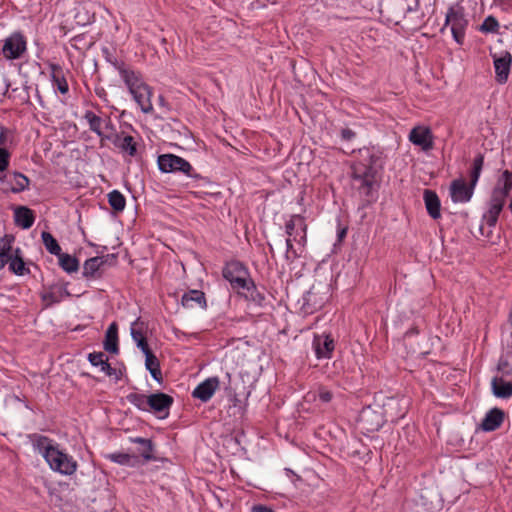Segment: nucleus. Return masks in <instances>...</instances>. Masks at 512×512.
<instances>
[{"instance_id":"nucleus-26","label":"nucleus","mask_w":512,"mask_h":512,"mask_svg":"<svg viewBox=\"0 0 512 512\" xmlns=\"http://www.w3.org/2000/svg\"><path fill=\"white\" fill-rule=\"evenodd\" d=\"M104 349L112 354L119 353L118 345V325L116 322H112L106 330L105 340L103 342Z\"/></svg>"},{"instance_id":"nucleus-7","label":"nucleus","mask_w":512,"mask_h":512,"mask_svg":"<svg viewBox=\"0 0 512 512\" xmlns=\"http://www.w3.org/2000/svg\"><path fill=\"white\" fill-rule=\"evenodd\" d=\"M222 275L230 283L232 289L238 292L247 288L252 280L248 268L238 260L227 262L222 270Z\"/></svg>"},{"instance_id":"nucleus-9","label":"nucleus","mask_w":512,"mask_h":512,"mask_svg":"<svg viewBox=\"0 0 512 512\" xmlns=\"http://www.w3.org/2000/svg\"><path fill=\"white\" fill-rule=\"evenodd\" d=\"M29 179L24 174L15 171H5L0 175V185L3 192L20 193L29 185Z\"/></svg>"},{"instance_id":"nucleus-23","label":"nucleus","mask_w":512,"mask_h":512,"mask_svg":"<svg viewBox=\"0 0 512 512\" xmlns=\"http://www.w3.org/2000/svg\"><path fill=\"white\" fill-rule=\"evenodd\" d=\"M131 336L136 342L137 347L143 352V354L151 351L147 339L144 334V323L139 319L134 321L131 325Z\"/></svg>"},{"instance_id":"nucleus-42","label":"nucleus","mask_w":512,"mask_h":512,"mask_svg":"<svg viewBox=\"0 0 512 512\" xmlns=\"http://www.w3.org/2000/svg\"><path fill=\"white\" fill-rule=\"evenodd\" d=\"M14 241L15 237L12 234H6L0 239V254H3V257L7 258V260L11 258L9 255L12 251Z\"/></svg>"},{"instance_id":"nucleus-2","label":"nucleus","mask_w":512,"mask_h":512,"mask_svg":"<svg viewBox=\"0 0 512 512\" xmlns=\"http://www.w3.org/2000/svg\"><path fill=\"white\" fill-rule=\"evenodd\" d=\"M511 189L512 172L509 170H504L492 191L489 202V209L482 218L480 232L483 236L490 237L492 228L495 227L498 221L499 214L505 205L506 198L509 196Z\"/></svg>"},{"instance_id":"nucleus-55","label":"nucleus","mask_w":512,"mask_h":512,"mask_svg":"<svg viewBox=\"0 0 512 512\" xmlns=\"http://www.w3.org/2000/svg\"><path fill=\"white\" fill-rule=\"evenodd\" d=\"M9 256L11 257L10 259H12V258H23L22 251H21L20 248H16V249L12 248V251H11Z\"/></svg>"},{"instance_id":"nucleus-25","label":"nucleus","mask_w":512,"mask_h":512,"mask_svg":"<svg viewBox=\"0 0 512 512\" xmlns=\"http://www.w3.org/2000/svg\"><path fill=\"white\" fill-rule=\"evenodd\" d=\"M102 54L105 60L110 63L120 74L122 80L128 77L134 70L125 62L118 60L109 48L103 47Z\"/></svg>"},{"instance_id":"nucleus-41","label":"nucleus","mask_w":512,"mask_h":512,"mask_svg":"<svg viewBox=\"0 0 512 512\" xmlns=\"http://www.w3.org/2000/svg\"><path fill=\"white\" fill-rule=\"evenodd\" d=\"M9 270L15 275L22 276L29 274L30 270L26 268L23 258H12L8 260Z\"/></svg>"},{"instance_id":"nucleus-15","label":"nucleus","mask_w":512,"mask_h":512,"mask_svg":"<svg viewBox=\"0 0 512 512\" xmlns=\"http://www.w3.org/2000/svg\"><path fill=\"white\" fill-rule=\"evenodd\" d=\"M495 79L499 84H505L510 74L512 56L509 52H504L500 56L493 55Z\"/></svg>"},{"instance_id":"nucleus-39","label":"nucleus","mask_w":512,"mask_h":512,"mask_svg":"<svg viewBox=\"0 0 512 512\" xmlns=\"http://www.w3.org/2000/svg\"><path fill=\"white\" fill-rule=\"evenodd\" d=\"M41 300L44 302V308L51 307L53 304L60 303L61 295L58 294L56 287H51L48 291L41 293Z\"/></svg>"},{"instance_id":"nucleus-44","label":"nucleus","mask_w":512,"mask_h":512,"mask_svg":"<svg viewBox=\"0 0 512 512\" xmlns=\"http://www.w3.org/2000/svg\"><path fill=\"white\" fill-rule=\"evenodd\" d=\"M88 360L93 366H102L104 361H108L105 353L103 352H93L88 354Z\"/></svg>"},{"instance_id":"nucleus-19","label":"nucleus","mask_w":512,"mask_h":512,"mask_svg":"<svg viewBox=\"0 0 512 512\" xmlns=\"http://www.w3.org/2000/svg\"><path fill=\"white\" fill-rule=\"evenodd\" d=\"M504 418V411L494 407L485 414L478 428L484 432L495 431L502 425Z\"/></svg>"},{"instance_id":"nucleus-5","label":"nucleus","mask_w":512,"mask_h":512,"mask_svg":"<svg viewBox=\"0 0 512 512\" xmlns=\"http://www.w3.org/2000/svg\"><path fill=\"white\" fill-rule=\"evenodd\" d=\"M129 92L132 94L133 99L140 106L142 112L150 113L153 110L151 103L152 91L151 88L145 84L139 73L133 71L124 80Z\"/></svg>"},{"instance_id":"nucleus-28","label":"nucleus","mask_w":512,"mask_h":512,"mask_svg":"<svg viewBox=\"0 0 512 512\" xmlns=\"http://www.w3.org/2000/svg\"><path fill=\"white\" fill-rule=\"evenodd\" d=\"M110 255L96 256L87 259L83 265V276L84 277H96L101 267L107 262Z\"/></svg>"},{"instance_id":"nucleus-4","label":"nucleus","mask_w":512,"mask_h":512,"mask_svg":"<svg viewBox=\"0 0 512 512\" xmlns=\"http://www.w3.org/2000/svg\"><path fill=\"white\" fill-rule=\"evenodd\" d=\"M484 165V156L478 154L473 160L470 171V183L467 184L463 178L455 179L450 184V197L454 203H466L473 196L474 188L479 180Z\"/></svg>"},{"instance_id":"nucleus-14","label":"nucleus","mask_w":512,"mask_h":512,"mask_svg":"<svg viewBox=\"0 0 512 512\" xmlns=\"http://www.w3.org/2000/svg\"><path fill=\"white\" fill-rule=\"evenodd\" d=\"M386 8L396 18H405L419 9V0H387Z\"/></svg>"},{"instance_id":"nucleus-38","label":"nucleus","mask_w":512,"mask_h":512,"mask_svg":"<svg viewBox=\"0 0 512 512\" xmlns=\"http://www.w3.org/2000/svg\"><path fill=\"white\" fill-rule=\"evenodd\" d=\"M244 290L247 292V294H245V297L253 301L255 304L261 306L265 301V295L257 290L253 280L249 282L248 287L245 288Z\"/></svg>"},{"instance_id":"nucleus-17","label":"nucleus","mask_w":512,"mask_h":512,"mask_svg":"<svg viewBox=\"0 0 512 512\" xmlns=\"http://www.w3.org/2000/svg\"><path fill=\"white\" fill-rule=\"evenodd\" d=\"M409 140L416 146H420L424 151L433 148V135L428 127L417 126L409 134Z\"/></svg>"},{"instance_id":"nucleus-22","label":"nucleus","mask_w":512,"mask_h":512,"mask_svg":"<svg viewBox=\"0 0 512 512\" xmlns=\"http://www.w3.org/2000/svg\"><path fill=\"white\" fill-rule=\"evenodd\" d=\"M491 390L495 397L509 399L512 397V381H505L502 376H494L491 380Z\"/></svg>"},{"instance_id":"nucleus-13","label":"nucleus","mask_w":512,"mask_h":512,"mask_svg":"<svg viewBox=\"0 0 512 512\" xmlns=\"http://www.w3.org/2000/svg\"><path fill=\"white\" fill-rule=\"evenodd\" d=\"M173 402V397L168 394L162 392L153 393L149 395V411H153L155 414H158L159 418H166Z\"/></svg>"},{"instance_id":"nucleus-49","label":"nucleus","mask_w":512,"mask_h":512,"mask_svg":"<svg viewBox=\"0 0 512 512\" xmlns=\"http://www.w3.org/2000/svg\"><path fill=\"white\" fill-rule=\"evenodd\" d=\"M319 400L323 403H328L332 400V393L325 389H320L318 393Z\"/></svg>"},{"instance_id":"nucleus-24","label":"nucleus","mask_w":512,"mask_h":512,"mask_svg":"<svg viewBox=\"0 0 512 512\" xmlns=\"http://www.w3.org/2000/svg\"><path fill=\"white\" fill-rule=\"evenodd\" d=\"M14 221L22 229H29L35 221L33 211L26 206H19L14 211Z\"/></svg>"},{"instance_id":"nucleus-36","label":"nucleus","mask_w":512,"mask_h":512,"mask_svg":"<svg viewBox=\"0 0 512 512\" xmlns=\"http://www.w3.org/2000/svg\"><path fill=\"white\" fill-rule=\"evenodd\" d=\"M41 238L46 250L52 255H59L61 253V247L53 235L47 231L41 233Z\"/></svg>"},{"instance_id":"nucleus-32","label":"nucleus","mask_w":512,"mask_h":512,"mask_svg":"<svg viewBox=\"0 0 512 512\" xmlns=\"http://www.w3.org/2000/svg\"><path fill=\"white\" fill-rule=\"evenodd\" d=\"M130 441L132 443L141 445L140 455L144 458L145 461H152L156 459V457L153 455L154 444L150 439L142 437H131Z\"/></svg>"},{"instance_id":"nucleus-53","label":"nucleus","mask_w":512,"mask_h":512,"mask_svg":"<svg viewBox=\"0 0 512 512\" xmlns=\"http://www.w3.org/2000/svg\"><path fill=\"white\" fill-rule=\"evenodd\" d=\"M58 294L61 295V300H63L65 297L70 296V292L68 291L66 285L61 287H56Z\"/></svg>"},{"instance_id":"nucleus-6","label":"nucleus","mask_w":512,"mask_h":512,"mask_svg":"<svg viewBox=\"0 0 512 512\" xmlns=\"http://www.w3.org/2000/svg\"><path fill=\"white\" fill-rule=\"evenodd\" d=\"M158 167L163 173L180 172L194 181H205L206 178L195 172L193 166L184 158L174 154H162L158 156Z\"/></svg>"},{"instance_id":"nucleus-48","label":"nucleus","mask_w":512,"mask_h":512,"mask_svg":"<svg viewBox=\"0 0 512 512\" xmlns=\"http://www.w3.org/2000/svg\"><path fill=\"white\" fill-rule=\"evenodd\" d=\"M292 241H293V239L290 237H288L285 241L286 248H287L286 249V259L287 260H293V259L299 257V255L297 254L296 250L293 247Z\"/></svg>"},{"instance_id":"nucleus-10","label":"nucleus","mask_w":512,"mask_h":512,"mask_svg":"<svg viewBox=\"0 0 512 512\" xmlns=\"http://www.w3.org/2000/svg\"><path fill=\"white\" fill-rule=\"evenodd\" d=\"M27 49L25 37L17 32L5 39L2 53L7 60H15L22 57Z\"/></svg>"},{"instance_id":"nucleus-40","label":"nucleus","mask_w":512,"mask_h":512,"mask_svg":"<svg viewBox=\"0 0 512 512\" xmlns=\"http://www.w3.org/2000/svg\"><path fill=\"white\" fill-rule=\"evenodd\" d=\"M106 458L120 465L132 466V462L136 457L124 452H115L108 454Z\"/></svg>"},{"instance_id":"nucleus-57","label":"nucleus","mask_w":512,"mask_h":512,"mask_svg":"<svg viewBox=\"0 0 512 512\" xmlns=\"http://www.w3.org/2000/svg\"><path fill=\"white\" fill-rule=\"evenodd\" d=\"M8 263L7 258L3 257V254H0V270Z\"/></svg>"},{"instance_id":"nucleus-61","label":"nucleus","mask_w":512,"mask_h":512,"mask_svg":"<svg viewBox=\"0 0 512 512\" xmlns=\"http://www.w3.org/2000/svg\"><path fill=\"white\" fill-rule=\"evenodd\" d=\"M269 251L272 255H274V249L273 246L269 244Z\"/></svg>"},{"instance_id":"nucleus-56","label":"nucleus","mask_w":512,"mask_h":512,"mask_svg":"<svg viewBox=\"0 0 512 512\" xmlns=\"http://www.w3.org/2000/svg\"><path fill=\"white\" fill-rule=\"evenodd\" d=\"M347 234V229L346 228H342L341 230L338 231V239L339 240H342Z\"/></svg>"},{"instance_id":"nucleus-34","label":"nucleus","mask_w":512,"mask_h":512,"mask_svg":"<svg viewBox=\"0 0 512 512\" xmlns=\"http://www.w3.org/2000/svg\"><path fill=\"white\" fill-rule=\"evenodd\" d=\"M107 196L109 205L115 212H122L125 209L126 199L121 192L113 190Z\"/></svg>"},{"instance_id":"nucleus-47","label":"nucleus","mask_w":512,"mask_h":512,"mask_svg":"<svg viewBox=\"0 0 512 512\" xmlns=\"http://www.w3.org/2000/svg\"><path fill=\"white\" fill-rule=\"evenodd\" d=\"M497 370L498 372L502 373V377L509 376L512 374V368L510 367L508 360L504 358H500L497 365Z\"/></svg>"},{"instance_id":"nucleus-59","label":"nucleus","mask_w":512,"mask_h":512,"mask_svg":"<svg viewBox=\"0 0 512 512\" xmlns=\"http://www.w3.org/2000/svg\"><path fill=\"white\" fill-rule=\"evenodd\" d=\"M159 104L161 106H164L166 104L165 99H164V97L162 95L159 96Z\"/></svg>"},{"instance_id":"nucleus-60","label":"nucleus","mask_w":512,"mask_h":512,"mask_svg":"<svg viewBox=\"0 0 512 512\" xmlns=\"http://www.w3.org/2000/svg\"><path fill=\"white\" fill-rule=\"evenodd\" d=\"M114 375H115L116 379L119 380L121 377V372L117 373V371L115 370Z\"/></svg>"},{"instance_id":"nucleus-45","label":"nucleus","mask_w":512,"mask_h":512,"mask_svg":"<svg viewBox=\"0 0 512 512\" xmlns=\"http://www.w3.org/2000/svg\"><path fill=\"white\" fill-rule=\"evenodd\" d=\"M10 153L4 147H0V175H2L9 166Z\"/></svg>"},{"instance_id":"nucleus-21","label":"nucleus","mask_w":512,"mask_h":512,"mask_svg":"<svg viewBox=\"0 0 512 512\" xmlns=\"http://www.w3.org/2000/svg\"><path fill=\"white\" fill-rule=\"evenodd\" d=\"M181 304L185 308L199 307L201 309H206L207 302L205 293L200 290H189L183 294Z\"/></svg>"},{"instance_id":"nucleus-58","label":"nucleus","mask_w":512,"mask_h":512,"mask_svg":"<svg viewBox=\"0 0 512 512\" xmlns=\"http://www.w3.org/2000/svg\"><path fill=\"white\" fill-rule=\"evenodd\" d=\"M418 333H419V331H418V329H417V328H411V329H409V330L406 332V335H407V336H410V335H414V334H418Z\"/></svg>"},{"instance_id":"nucleus-29","label":"nucleus","mask_w":512,"mask_h":512,"mask_svg":"<svg viewBox=\"0 0 512 512\" xmlns=\"http://www.w3.org/2000/svg\"><path fill=\"white\" fill-rule=\"evenodd\" d=\"M319 292L320 291L316 288V286H312L310 290L304 295L302 308L306 313H312L314 310L322 307L324 299H316V296L319 294Z\"/></svg>"},{"instance_id":"nucleus-18","label":"nucleus","mask_w":512,"mask_h":512,"mask_svg":"<svg viewBox=\"0 0 512 512\" xmlns=\"http://www.w3.org/2000/svg\"><path fill=\"white\" fill-rule=\"evenodd\" d=\"M220 381L218 377H210L201 382L192 392V397L202 402L209 401L218 389Z\"/></svg>"},{"instance_id":"nucleus-51","label":"nucleus","mask_w":512,"mask_h":512,"mask_svg":"<svg viewBox=\"0 0 512 512\" xmlns=\"http://www.w3.org/2000/svg\"><path fill=\"white\" fill-rule=\"evenodd\" d=\"M101 371L104 372L107 376H113L115 368L111 367L108 361H104V364L101 366Z\"/></svg>"},{"instance_id":"nucleus-20","label":"nucleus","mask_w":512,"mask_h":512,"mask_svg":"<svg viewBox=\"0 0 512 512\" xmlns=\"http://www.w3.org/2000/svg\"><path fill=\"white\" fill-rule=\"evenodd\" d=\"M423 199L428 215L437 220L441 217V202L437 193L430 189H425Z\"/></svg>"},{"instance_id":"nucleus-1","label":"nucleus","mask_w":512,"mask_h":512,"mask_svg":"<svg viewBox=\"0 0 512 512\" xmlns=\"http://www.w3.org/2000/svg\"><path fill=\"white\" fill-rule=\"evenodd\" d=\"M383 169L382 153L375 148L364 147L358 150L356 160L351 166L352 179L358 183V190L370 196L378 184V177Z\"/></svg>"},{"instance_id":"nucleus-16","label":"nucleus","mask_w":512,"mask_h":512,"mask_svg":"<svg viewBox=\"0 0 512 512\" xmlns=\"http://www.w3.org/2000/svg\"><path fill=\"white\" fill-rule=\"evenodd\" d=\"M106 140L112 142V144L119 148L121 151L127 153L129 156H135L137 153L136 143L131 135H127L124 132L121 133H110V136H105Z\"/></svg>"},{"instance_id":"nucleus-37","label":"nucleus","mask_w":512,"mask_h":512,"mask_svg":"<svg viewBox=\"0 0 512 512\" xmlns=\"http://www.w3.org/2000/svg\"><path fill=\"white\" fill-rule=\"evenodd\" d=\"M4 96L18 100L20 103H25L29 99V95L25 88H12L10 89V83L7 81L5 85Z\"/></svg>"},{"instance_id":"nucleus-30","label":"nucleus","mask_w":512,"mask_h":512,"mask_svg":"<svg viewBox=\"0 0 512 512\" xmlns=\"http://www.w3.org/2000/svg\"><path fill=\"white\" fill-rule=\"evenodd\" d=\"M50 69L53 86L56 87L61 94H67L69 86L64 77L62 67L58 64H51Z\"/></svg>"},{"instance_id":"nucleus-31","label":"nucleus","mask_w":512,"mask_h":512,"mask_svg":"<svg viewBox=\"0 0 512 512\" xmlns=\"http://www.w3.org/2000/svg\"><path fill=\"white\" fill-rule=\"evenodd\" d=\"M145 367L150 372L151 376L157 382H162V372L160 369V362L152 351L145 353Z\"/></svg>"},{"instance_id":"nucleus-43","label":"nucleus","mask_w":512,"mask_h":512,"mask_svg":"<svg viewBox=\"0 0 512 512\" xmlns=\"http://www.w3.org/2000/svg\"><path fill=\"white\" fill-rule=\"evenodd\" d=\"M498 28H499L498 21L494 17L489 16L483 21L480 29L483 32H492L493 33V32H497Z\"/></svg>"},{"instance_id":"nucleus-52","label":"nucleus","mask_w":512,"mask_h":512,"mask_svg":"<svg viewBox=\"0 0 512 512\" xmlns=\"http://www.w3.org/2000/svg\"><path fill=\"white\" fill-rule=\"evenodd\" d=\"M251 512H273V510L265 505L257 504L252 506Z\"/></svg>"},{"instance_id":"nucleus-11","label":"nucleus","mask_w":512,"mask_h":512,"mask_svg":"<svg viewBox=\"0 0 512 512\" xmlns=\"http://www.w3.org/2000/svg\"><path fill=\"white\" fill-rule=\"evenodd\" d=\"M285 231L293 241L301 246H305L307 242V225L303 216L299 214L292 215L285 224Z\"/></svg>"},{"instance_id":"nucleus-50","label":"nucleus","mask_w":512,"mask_h":512,"mask_svg":"<svg viewBox=\"0 0 512 512\" xmlns=\"http://www.w3.org/2000/svg\"><path fill=\"white\" fill-rule=\"evenodd\" d=\"M356 136L355 132L349 128H344L341 130V138L345 141H350Z\"/></svg>"},{"instance_id":"nucleus-3","label":"nucleus","mask_w":512,"mask_h":512,"mask_svg":"<svg viewBox=\"0 0 512 512\" xmlns=\"http://www.w3.org/2000/svg\"><path fill=\"white\" fill-rule=\"evenodd\" d=\"M34 445L53 471L68 476L76 472L78 467L76 460L54 446L48 437L35 435Z\"/></svg>"},{"instance_id":"nucleus-46","label":"nucleus","mask_w":512,"mask_h":512,"mask_svg":"<svg viewBox=\"0 0 512 512\" xmlns=\"http://www.w3.org/2000/svg\"><path fill=\"white\" fill-rule=\"evenodd\" d=\"M11 131L7 128L0 127V147L7 149L9 143H11Z\"/></svg>"},{"instance_id":"nucleus-54","label":"nucleus","mask_w":512,"mask_h":512,"mask_svg":"<svg viewBox=\"0 0 512 512\" xmlns=\"http://www.w3.org/2000/svg\"><path fill=\"white\" fill-rule=\"evenodd\" d=\"M103 126L107 129V130H111L112 132L111 133H114L115 130H114V126L112 124V121L109 117H107L106 119H104V123H103Z\"/></svg>"},{"instance_id":"nucleus-12","label":"nucleus","mask_w":512,"mask_h":512,"mask_svg":"<svg viewBox=\"0 0 512 512\" xmlns=\"http://www.w3.org/2000/svg\"><path fill=\"white\" fill-rule=\"evenodd\" d=\"M312 346L317 359H330L335 349V342L330 334H314Z\"/></svg>"},{"instance_id":"nucleus-27","label":"nucleus","mask_w":512,"mask_h":512,"mask_svg":"<svg viewBox=\"0 0 512 512\" xmlns=\"http://www.w3.org/2000/svg\"><path fill=\"white\" fill-rule=\"evenodd\" d=\"M84 119L88 122L89 129L100 137L101 144L103 145V141L106 140L105 136H110V134H105L102 130L104 119L90 110L85 112Z\"/></svg>"},{"instance_id":"nucleus-33","label":"nucleus","mask_w":512,"mask_h":512,"mask_svg":"<svg viewBox=\"0 0 512 512\" xmlns=\"http://www.w3.org/2000/svg\"><path fill=\"white\" fill-rule=\"evenodd\" d=\"M57 256L59 258V264L64 271H66L67 273H73L78 271L79 261L77 258L62 252Z\"/></svg>"},{"instance_id":"nucleus-35","label":"nucleus","mask_w":512,"mask_h":512,"mask_svg":"<svg viewBox=\"0 0 512 512\" xmlns=\"http://www.w3.org/2000/svg\"><path fill=\"white\" fill-rule=\"evenodd\" d=\"M126 398L129 403L134 405L139 410L149 412V406H148L149 395L147 396L145 394L133 392V393L128 394Z\"/></svg>"},{"instance_id":"nucleus-8","label":"nucleus","mask_w":512,"mask_h":512,"mask_svg":"<svg viewBox=\"0 0 512 512\" xmlns=\"http://www.w3.org/2000/svg\"><path fill=\"white\" fill-rule=\"evenodd\" d=\"M447 25L451 26V32L454 40L458 44H462L465 36V30L468 25V20L465 17L464 8L462 6L455 5L449 7L446 13L445 24L440 31L443 32Z\"/></svg>"}]
</instances>
